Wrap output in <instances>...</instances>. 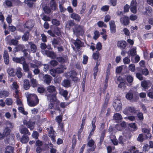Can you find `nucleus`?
Instances as JSON below:
<instances>
[{
	"instance_id": "nucleus-1",
	"label": "nucleus",
	"mask_w": 153,
	"mask_h": 153,
	"mask_svg": "<svg viewBox=\"0 0 153 153\" xmlns=\"http://www.w3.org/2000/svg\"><path fill=\"white\" fill-rule=\"evenodd\" d=\"M73 30L74 34L77 37L82 36L85 33V30L84 27L80 25H76L75 26Z\"/></svg>"
},
{
	"instance_id": "nucleus-2",
	"label": "nucleus",
	"mask_w": 153,
	"mask_h": 153,
	"mask_svg": "<svg viewBox=\"0 0 153 153\" xmlns=\"http://www.w3.org/2000/svg\"><path fill=\"white\" fill-rule=\"evenodd\" d=\"M47 90L48 92L50 93H53V97L51 99L50 101L51 102H52L54 104L55 102H56L57 99L56 97V95L57 94V92L56 90V87L53 85H50L47 87ZM51 105H53V103H51Z\"/></svg>"
},
{
	"instance_id": "nucleus-3",
	"label": "nucleus",
	"mask_w": 153,
	"mask_h": 153,
	"mask_svg": "<svg viewBox=\"0 0 153 153\" xmlns=\"http://www.w3.org/2000/svg\"><path fill=\"white\" fill-rule=\"evenodd\" d=\"M27 100L28 105H36L39 103V100L36 96L31 95L27 97Z\"/></svg>"
},
{
	"instance_id": "nucleus-4",
	"label": "nucleus",
	"mask_w": 153,
	"mask_h": 153,
	"mask_svg": "<svg viewBox=\"0 0 153 153\" xmlns=\"http://www.w3.org/2000/svg\"><path fill=\"white\" fill-rule=\"evenodd\" d=\"M39 77L40 79L47 85H50L51 82L52 78L50 75L47 74L44 75L42 73H40L39 74Z\"/></svg>"
},
{
	"instance_id": "nucleus-5",
	"label": "nucleus",
	"mask_w": 153,
	"mask_h": 153,
	"mask_svg": "<svg viewBox=\"0 0 153 153\" xmlns=\"http://www.w3.org/2000/svg\"><path fill=\"white\" fill-rule=\"evenodd\" d=\"M127 45V44L126 42L123 40L118 41L117 43V47L122 50L126 49Z\"/></svg>"
},
{
	"instance_id": "nucleus-6",
	"label": "nucleus",
	"mask_w": 153,
	"mask_h": 153,
	"mask_svg": "<svg viewBox=\"0 0 153 153\" xmlns=\"http://www.w3.org/2000/svg\"><path fill=\"white\" fill-rule=\"evenodd\" d=\"M138 111V110H136L134 107L130 106L127 107L124 110L123 112L125 114H127L129 113L135 114Z\"/></svg>"
},
{
	"instance_id": "nucleus-7",
	"label": "nucleus",
	"mask_w": 153,
	"mask_h": 153,
	"mask_svg": "<svg viewBox=\"0 0 153 153\" xmlns=\"http://www.w3.org/2000/svg\"><path fill=\"white\" fill-rule=\"evenodd\" d=\"M34 25L32 23V20H29L26 21L23 25V27L24 28H27L28 31H30L31 29L34 27Z\"/></svg>"
},
{
	"instance_id": "nucleus-8",
	"label": "nucleus",
	"mask_w": 153,
	"mask_h": 153,
	"mask_svg": "<svg viewBox=\"0 0 153 153\" xmlns=\"http://www.w3.org/2000/svg\"><path fill=\"white\" fill-rule=\"evenodd\" d=\"M23 124L26 126L28 128H30L31 130H33L34 128V126L35 124L34 122H33L31 120H29L28 121L25 120L23 121Z\"/></svg>"
},
{
	"instance_id": "nucleus-9",
	"label": "nucleus",
	"mask_w": 153,
	"mask_h": 153,
	"mask_svg": "<svg viewBox=\"0 0 153 153\" xmlns=\"http://www.w3.org/2000/svg\"><path fill=\"white\" fill-rule=\"evenodd\" d=\"M110 30L111 33L114 34L116 32V25L114 20H111L109 23Z\"/></svg>"
},
{
	"instance_id": "nucleus-10",
	"label": "nucleus",
	"mask_w": 153,
	"mask_h": 153,
	"mask_svg": "<svg viewBox=\"0 0 153 153\" xmlns=\"http://www.w3.org/2000/svg\"><path fill=\"white\" fill-rule=\"evenodd\" d=\"M55 132V131L53 130V127L51 126L48 132V136L51 138L52 141L53 142L56 141L55 136L54 135Z\"/></svg>"
},
{
	"instance_id": "nucleus-11",
	"label": "nucleus",
	"mask_w": 153,
	"mask_h": 153,
	"mask_svg": "<svg viewBox=\"0 0 153 153\" xmlns=\"http://www.w3.org/2000/svg\"><path fill=\"white\" fill-rule=\"evenodd\" d=\"M120 21L124 26H127L130 23L129 18L127 16H124L120 19Z\"/></svg>"
},
{
	"instance_id": "nucleus-12",
	"label": "nucleus",
	"mask_w": 153,
	"mask_h": 153,
	"mask_svg": "<svg viewBox=\"0 0 153 153\" xmlns=\"http://www.w3.org/2000/svg\"><path fill=\"white\" fill-rule=\"evenodd\" d=\"M100 65V60L97 61L96 63V65L94 68L93 69L94 73L93 76L94 78V79H96V76L98 72V67Z\"/></svg>"
},
{
	"instance_id": "nucleus-13",
	"label": "nucleus",
	"mask_w": 153,
	"mask_h": 153,
	"mask_svg": "<svg viewBox=\"0 0 153 153\" xmlns=\"http://www.w3.org/2000/svg\"><path fill=\"white\" fill-rule=\"evenodd\" d=\"M70 16L71 18L78 22H79L81 19L80 16L79 14L75 13H72Z\"/></svg>"
},
{
	"instance_id": "nucleus-14",
	"label": "nucleus",
	"mask_w": 153,
	"mask_h": 153,
	"mask_svg": "<svg viewBox=\"0 0 153 153\" xmlns=\"http://www.w3.org/2000/svg\"><path fill=\"white\" fill-rule=\"evenodd\" d=\"M128 128L131 131L133 132L137 129V127L135 123H131L128 124Z\"/></svg>"
},
{
	"instance_id": "nucleus-15",
	"label": "nucleus",
	"mask_w": 153,
	"mask_h": 153,
	"mask_svg": "<svg viewBox=\"0 0 153 153\" xmlns=\"http://www.w3.org/2000/svg\"><path fill=\"white\" fill-rule=\"evenodd\" d=\"M52 42L53 44L61 45L62 44H63L64 42L62 39L60 37H59L56 39H54Z\"/></svg>"
},
{
	"instance_id": "nucleus-16",
	"label": "nucleus",
	"mask_w": 153,
	"mask_h": 153,
	"mask_svg": "<svg viewBox=\"0 0 153 153\" xmlns=\"http://www.w3.org/2000/svg\"><path fill=\"white\" fill-rule=\"evenodd\" d=\"M44 53L48 57L52 59L55 58L56 56L55 53L53 52L46 50H45Z\"/></svg>"
},
{
	"instance_id": "nucleus-17",
	"label": "nucleus",
	"mask_w": 153,
	"mask_h": 153,
	"mask_svg": "<svg viewBox=\"0 0 153 153\" xmlns=\"http://www.w3.org/2000/svg\"><path fill=\"white\" fill-rule=\"evenodd\" d=\"M3 57L5 63L8 65L9 62V57L8 52L6 51H4Z\"/></svg>"
},
{
	"instance_id": "nucleus-18",
	"label": "nucleus",
	"mask_w": 153,
	"mask_h": 153,
	"mask_svg": "<svg viewBox=\"0 0 153 153\" xmlns=\"http://www.w3.org/2000/svg\"><path fill=\"white\" fill-rule=\"evenodd\" d=\"M12 59L14 62L21 64H22V62L25 60V58L23 56H22L20 58L15 57H13Z\"/></svg>"
},
{
	"instance_id": "nucleus-19",
	"label": "nucleus",
	"mask_w": 153,
	"mask_h": 153,
	"mask_svg": "<svg viewBox=\"0 0 153 153\" xmlns=\"http://www.w3.org/2000/svg\"><path fill=\"white\" fill-rule=\"evenodd\" d=\"M9 93L6 90L0 91V98H5L9 96Z\"/></svg>"
},
{
	"instance_id": "nucleus-20",
	"label": "nucleus",
	"mask_w": 153,
	"mask_h": 153,
	"mask_svg": "<svg viewBox=\"0 0 153 153\" xmlns=\"http://www.w3.org/2000/svg\"><path fill=\"white\" fill-rule=\"evenodd\" d=\"M20 132L22 134H23V135L28 136L30 134V133L28 129L25 127L22 128L20 130Z\"/></svg>"
},
{
	"instance_id": "nucleus-21",
	"label": "nucleus",
	"mask_w": 153,
	"mask_h": 153,
	"mask_svg": "<svg viewBox=\"0 0 153 153\" xmlns=\"http://www.w3.org/2000/svg\"><path fill=\"white\" fill-rule=\"evenodd\" d=\"M74 44L77 49H79L82 46V41L78 38L76 39V40L74 41Z\"/></svg>"
},
{
	"instance_id": "nucleus-22",
	"label": "nucleus",
	"mask_w": 153,
	"mask_h": 153,
	"mask_svg": "<svg viewBox=\"0 0 153 153\" xmlns=\"http://www.w3.org/2000/svg\"><path fill=\"white\" fill-rule=\"evenodd\" d=\"M106 130H104L100 134V141L99 142V144L101 145L104 141V138L105 136Z\"/></svg>"
},
{
	"instance_id": "nucleus-23",
	"label": "nucleus",
	"mask_w": 153,
	"mask_h": 153,
	"mask_svg": "<svg viewBox=\"0 0 153 153\" xmlns=\"http://www.w3.org/2000/svg\"><path fill=\"white\" fill-rule=\"evenodd\" d=\"M24 48V46L23 45H17L13 49V52L14 53H16V52L19 51H23Z\"/></svg>"
},
{
	"instance_id": "nucleus-24",
	"label": "nucleus",
	"mask_w": 153,
	"mask_h": 153,
	"mask_svg": "<svg viewBox=\"0 0 153 153\" xmlns=\"http://www.w3.org/2000/svg\"><path fill=\"white\" fill-rule=\"evenodd\" d=\"M30 87L29 80L27 79H25L24 81L23 87L25 90H28Z\"/></svg>"
},
{
	"instance_id": "nucleus-25",
	"label": "nucleus",
	"mask_w": 153,
	"mask_h": 153,
	"mask_svg": "<svg viewBox=\"0 0 153 153\" xmlns=\"http://www.w3.org/2000/svg\"><path fill=\"white\" fill-rule=\"evenodd\" d=\"M62 84L63 86L65 88H68L71 86L70 81L66 79L64 80Z\"/></svg>"
},
{
	"instance_id": "nucleus-26",
	"label": "nucleus",
	"mask_w": 153,
	"mask_h": 153,
	"mask_svg": "<svg viewBox=\"0 0 153 153\" xmlns=\"http://www.w3.org/2000/svg\"><path fill=\"white\" fill-rule=\"evenodd\" d=\"M95 142L94 140L92 139L89 140L87 144V147H91V148H92L93 147H95V149H96V146L95 145H94Z\"/></svg>"
},
{
	"instance_id": "nucleus-27",
	"label": "nucleus",
	"mask_w": 153,
	"mask_h": 153,
	"mask_svg": "<svg viewBox=\"0 0 153 153\" xmlns=\"http://www.w3.org/2000/svg\"><path fill=\"white\" fill-rule=\"evenodd\" d=\"M29 32V31H27L24 33L22 37V39L23 41L25 42L28 40L30 36Z\"/></svg>"
},
{
	"instance_id": "nucleus-28",
	"label": "nucleus",
	"mask_w": 153,
	"mask_h": 153,
	"mask_svg": "<svg viewBox=\"0 0 153 153\" xmlns=\"http://www.w3.org/2000/svg\"><path fill=\"white\" fill-rule=\"evenodd\" d=\"M29 44L30 45L31 51L33 53H35L37 49L36 45L32 42H29Z\"/></svg>"
},
{
	"instance_id": "nucleus-29",
	"label": "nucleus",
	"mask_w": 153,
	"mask_h": 153,
	"mask_svg": "<svg viewBox=\"0 0 153 153\" xmlns=\"http://www.w3.org/2000/svg\"><path fill=\"white\" fill-rule=\"evenodd\" d=\"M22 69L20 67H18L16 69V72H15L18 78H20L22 76Z\"/></svg>"
},
{
	"instance_id": "nucleus-30",
	"label": "nucleus",
	"mask_w": 153,
	"mask_h": 153,
	"mask_svg": "<svg viewBox=\"0 0 153 153\" xmlns=\"http://www.w3.org/2000/svg\"><path fill=\"white\" fill-rule=\"evenodd\" d=\"M100 56V53L98 51H97L95 53H94L93 54V59L96 60V62L97 61L100 60V58L99 59V57Z\"/></svg>"
},
{
	"instance_id": "nucleus-31",
	"label": "nucleus",
	"mask_w": 153,
	"mask_h": 153,
	"mask_svg": "<svg viewBox=\"0 0 153 153\" xmlns=\"http://www.w3.org/2000/svg\"><path fill=\"white\" fill-rule=\"evenodd\" d=\"M141 86L143 88V89L146 91V89H148L149 88V84L148 82L146 81L145 80L142 81L141 83Z\"/></svg>"
},
{
	"instance_id": "nucleus-32",
	"label": "nucleus",
	"mask_w": 153,
	"mask_h": 153,
	"mask_svg": "<svg viewBox=\"0 0 153 153\" xmlns=\"http://www.w3.org/2000/svg\"><path fill=\"white\" fill-rule=\"evenodd\" d=\"M14 151L13 147L10 146H7L6 148L5 153H13Z\"/></svg>"
},
{
	"instance_id": "nucleus-33",
	"label": "nucleus",
	"mask_w": 153,
	"mask_h": 153,
	"mask_svg": "<svg viewBox=\"0 0 153 153\" xmlns=\"http://www.w3.org/2000/svg\"><path fill=\"white\" fill-rule=\"evenodd\" d=\"M139 71L141 72L142 74L144 76H147L149 74L148 70L146 68H140Z\"/></svg>"
},
{
	"instance_id": "nucleus-34",
	"label": "nucleus",
	"mask_w": 153,
	"mask_h": 153,
	"mask_svg": "<svg viewBox=\"0 0 153 153\" xmlns=\"http://www.w3.org/2000/svg\"><path fill=\"white\" fill-rule=\"evenodd\" d=\"M22 64L23 65V68L24 71L25 72H28L29 70L28 65L26 63L25 60L22 62Z\"/></svg>"
},
{
	"instance_id": "nucleus-35",
	"label": "nucleus",
	"mask_w": 153,
	"mask_h": 153,
	"mask_svg": "<svg viewBox=\"0 0 153 153\" xmlns=\"http://www.w3.org/2000/svg\"><path fill=\"white\" fill-rule=\"evenodd\" d=\"M125 76L127 82L130 85L132 84L134 80L133 77L130 75H125Z\"/></svg>"
},
{
	"instance_id": "nucleus-36",
	"label": "nucleus",
	"mask_w": 153,
	"mask_h": 153,
	"mask_svg": "<svg viewBox=\"0 0 153 153\" xmlns=\"http://www.w3.org/2000/svg\"><path fill=\"white\" fill-rule=\"evenodd\" d=\"M20 141L23 143H27L28 141L29 137L27 135H23L22 137L20 138Z\"/></svg>"
},
{
	"instance_id": "nucleus-37",
	"label": "nucleus",
	"mask_w": 153,
	"mask_h": 153,
	"mask_svg": "<svg viewBox=\"0 0 153 153\" xmlns=\"http://www.w3.org/2000/svg\"><path fill=\"white\" fill-rule=\"evenodd\" d=\"M72 143L71 149L74 150L76 143V140L75 135H74L73 136Z\"/></svg>"
},
{
	"instance_id": "nucleus-38",
	"label": "nucleus",
	"mask_w": 153,
	"mask_h": 153,
	"mask_svg": "<svg viewBox=\"0 0 153 153\" xmlns=\"http://www.w3.org/2000/svg\"><path fill=\"white\" fill-rule=\"evenodd\" d=\"M7 72L10 76H14L16 75L15 72L12 68H9L7 70Z\"/></svg>"
},
{
	"instance_id": "nucleus-39",
	"label": "nucleus",
	"mask_w": 153,
	"mask_h": 153,
	"mask_svg": "<svg viewBox=\"0 0 153 153\" xmlns=\"http://www.w3.org/2000/svg\"><path fill=\"white\" fill-rule=\"evenodd\" d=\"M30 82L32 86L33 87H37L38 85V83L36 79L32 78L30 79Z\"/></svg>"
},
{
	"instance_id": "nucleus-40",
	"label": "nucleus",
	"mask_w": 153,
	"mask_h": 153,
	"mask_svg": "<svg viewBox=\"0 0 153 153\" xmlns=\"http://www.w3.org/2000/svg\"><path fill=\"white\" fill-rule=\"evenodd\" d=\"M53 31L54 34H55L58 36H60L61 35V29L60 28L57 27H54Z\"/></svg>"
},
{
	"instance_id": "nucleus-41",
	"label": "nucleus",
	"mask_w": 153,
	"mask_h": 153,
	"mask_svg": "<svg viewBox=\"0 0 153 153\" xmlns=\"http://www.w3.org/2000/svg\"><path fill=\"white\" fill-rule=\"evenodd\" d=\"M111 140L114 145H118V141L117 140L116 138V137L115 135H112L111 136Z\"/></svg>"
},
{
	"instance_id": "nucleus-42",
	"label": "nucleus",
	"mask_w": 153,
	"mask_h": 153,
	"mask_svg": "<svg viewBox=\"0 0 153 153\" xmlns=\"http://www.w3.org/2000/svg\"><path fill=\"white\" fill-rule=\"evenodd\" d=\"M62 73V72L59 71L58 69H51L50 71V74L53 76L55 77L56 76V73L60 74Z\"/></svg>"
},
{
	"instance_id": "nucleus-43",
	"label": "nucleus",
	"mask_w": 153,
	"mask_h": 153,
	"mask_svg": "<svg viewBox=\"0 0 153 153\" xmlns=\"http://www.w3.org/2000/svg\"><path fill=\"white\" fill-rule=\"evenodd\" d=\"M50 4L51 9L53 10H55L56 9L57 7L56 2L51 1Z\"/></svg>"
},
{
	"instance_id": "nucleus-44",
	"label": "nucleus",
	"mask_w": 153,
	"mask_h": 153,
	"mask_svg": "<svg viewBox=\"0 0 153 153\" xmlns=\"http://www.w3.org/2000/svg\"><path fill=\"white\" fill-rule=\"evenodd\" d=\"M134 97L133 94L132 93L128 92L126 95V97L128 100H132Z\"/></svg>"
},
{
	"instance_id": "nucleus-45",
	"label": "nucleus",
	"mask_w": 153,
	"mask_h": 153,
	"mask_svg": "<svg viewBox=\"0 0 153 153\" xmlns=\"http://www.w3.org/2000/svg\"><path fill=\"white\" fill-rule=\"evenodd\" d=\"M19 110L20 113H21L25 115H27L28 114L27 111H25L23 106H21L18 108Z\"/></svg>"
},
{
	"instance_id": "nucleus-46",
	"label": "nucleus",
	"mask_w": 153,
	"mask_h": 153,
	"mask_svg": "<svg viewBox=\"0 0 153 153\" xmlns=\"http://www.w3.org/2000/svg\"><path fill=\"white\" fill-rule=\"evenodd\" d=\"M10 130L8 127H6L4 130L3 133L5 136H7L10 134Z\"/></svg>"
},
{
	"instance_id": "nucleus-47",
	"label": "nucleus",
	"mask_w": 153,
	"mask_h": 153,
	"mask_svg": "<svg viewBox=\"0 0 153 153\" xmlns=\"http://www.w3.org/2000/svg\"><path fill=\"white\" fill-rule=\"evenodd\" d=\"M43 10L45 13L49 14L51 12V10L50 8L47 6H45L43 8Z\"/></svg>"
},
{
	"instance_id": "nucleus-48",
	"label": "nucleus",
	"mask_w": 153,
	"mask_h": 153,
	"mask_svg": "<svg viewBox=\"0 0 153 153\" xmlns=\"http://www.w3.org/2000/svg\"><path fill=\"white\" fill-rule=\"evenodd\" d=\"M129 151L131 153H137L139 152V150L137 149L134 146H131L130 147Z\"/></svg>"
},
{
	"instance_id": "nucleus-49",
	"label": "nucleus",
	"mask_w": 153,
	"mask_h": 153,
	"mask_svg": "<svg viewBox=\"0 0 153 153\" xmlns=\"http://www.w3.org/2000/svg\"><path fill=\"white\" fill-rule=\"evenodd\" d=\"M48 145L51 148H53V145L51 143V142H48V144L45 143L42 148H45V151L47 149H48L49 148Z\"/></svg>"
},
{
	"instance_id": "nucleus-50",
	"label": "nucleus",
	"mask_w": 153,
	"mask_h": 153,
	"mask_svg": "<svg viewBox=\"0 0 153 153\" xmlns=\"http://www.w3.org/2000/svg\"><path fill=\"white\" fill-rule=\"evenodd\" d=\"M9 44L10 45H17L19 43L18 41L15 39H11L10 42H9Z\"/></svg>"
},
{
	"instance_id": "nucleus-51",
	"label": "nucleus",
	"mask_w": 153,
	"mask_h": 153,
	"mask_svg": "<svg viewBox=\"0 0 153 153\" xmlns=\"http://www.w3.org/2000/svg\"><path fill=\"white\" fill-rule=\"evenodd\" d=\"M110 96L108 93H107L105 97V100L104 102L103 105H107L109 100L110 99Z\"/></svg>"
},
{
	"instance_id": "nucleus-52",
	"label": "nucleus",
	"mask_w": 153,
	"mask_h": 153,
	"mask_svg": "<svg viewBox=\"0 0 153 153\" xmlns=\"http://www.w3.org/2000/svg\"><path fill=\"white\" fill-rule=\"evenodd\" d=\"M12 2L10 0H5L4 4L5 3L6 5L8 7H11L13 6Z\"/></svg>"
},
{
	"instance_id": "nucleus-53",
	"label": "nucleus",
	"mask_w": 153,
	"mask_h": 153,
	"mask_svg": "<svg viewBox=\"0 0 153 153\" xmlns=\"http://www.w3.org/2000/svg\"><path fill=\"white\" fill-rule=\"evenodd\" d=\"M97 25L98 27H107L106 25L103 22L101 21H100L98 22Z\"/></svg>"
},
{
	"instance_id": "nucleus-54",
	"label": "nucleus",
	"mask_w": 153,
	"mask_h": 153,
	"mask_svg": "<svg viewBox=\"0 0 153 153\" xmlns=\"http://www.w3.org/2000/svg\"><path fill=\"white\" fill-rule=\"evenodd\" d=\"M128 69L131 72H134L135 70V65L133 64H130L128 66Z\"/></svg>"
},
{
	"instance_id": "nucleus-55",
	"label": "nucleus",
	"mask_w": 153,
	"mask_h": 153,
	"mask_svg": "<svg viewBox=\"0 0 153 153\" xmlns=\"http://www.w3.org/2000/svg\"><path fill=\"white\" fill-rule=\"evenodd\" d=\"M62 120V115L57 116L56 117V121L59 123H61Z\"/></svg>"
},
{
	"instance_id": "nucleus-56",
	"label": "nucleus",
	"mask_w": 153,
	"mask_h": 153,
	"mask_svg": "<svg viewBox=\"0 0 153 153\" xmlns=\"http://www.w3.org/2000/svg\"><path fill=\"white\" fill-rule=\"evenodd\" d=\"M52 24L56 26H58L60 24L59 21L56 19H53L52 20Z\"/></svg>"
},
{
	"instance_id": "nucleus-57",
	"label": "nucleus",
	"mask_w": 153,
	"mask_h": 153,
	"mask_svg": "<svg viewBox=\"0 0 153 153\" xmlns=\"http://www.w3.org/2000/svg\"><path fill=\"white\" fill-rule=\"evenodd\" d=\"M83 130V129L80 128L79 130H78V131L77 133V136H78V139L79 140H81V136H82V131Z\"/></svg>"
},
{
	"instance_id": "nucleus-58",
	"label": "nucleus",
	"mask_w": 153,
	"mask_h": 153,
	"mask_svg": "<svg viewBox=\"0 0 153 153\" xmlns=\"http://www.w3.org/2000/svg\"><path fill=\"white\" fill-rule=\"evenodd\" d=\"M114 118L116 120H120L122 119L121 115L119 113H116L115 114Z\"/></svg>"
},
{
	"instance_id": "nucleus-59",
	"label": "nucleus",
	"mask_w": 153,
	"mask_h": 153,
	"mask_svg": "<svg viewBox=\"0 0 153 153\" xmlns=\"http://www.w3.org/2000/svg\"><path fill=\"white\" fill-rule=\"evenodd\" d=\"M86 4H83L82 6L81 7V10H80V13L81 14H83L85 12L86 9Z\"/></svg>"
},
{
	"instance_id": "nucleus-60",
	"label": "nucleus",
	"mask_w": 153,
	"mask_h": 153,
	"mask_svg": "<svg viewBox=\"0 0 153 153\" xmlns=\"http://www.w3.org/2000/svg\"><path fill=\"white\" fill-rule=\"evenodd\" d=\"M26 3L27 4V6L29 7H32L33 6V2L31 0H27L26 1Z\"/></svg>"
},
{
	"instance_id": "nucleus-61",
	"label": "nucleus",
	"mask_w": 153,
	"mask_h": 153,
	"mask_svg": "<svg viewBox=\"0 0 153 153\" xmlns=\"http://www.w3.org/2000/svg\"><path fill=\"white\" fill-rule=\"evenodd\" d=\"M56 59L59 62L62 64L64 63L65 61V59L61 56L57 57Z\"/></svg>"
},
{
	"instance_id": "nucleus-62",
	"label": "nucleus",
	"mask_w": 153,
	"mask_h": 153,
	"mask_svg": "<svg viewBox=\"0 0 153 153\" xmlns=\"http://www.w3.org/2000/svg\"><path fill=\"white\" fill-rule=\"evenodd\" d=\"M5 101L6 104L7 105H12L13 103L12 100L10 98H7L6 99Z\"/></svg>"
},
{
	"instance_id": "nucleus-63",
	"label": "nucleus",
	"mask_w": 153,
	"mask_h": 153,
	"mask_svg": "<svg viewBox=\"0 0 153 153\" xmlns=\"http://www.w3.org/2000/svg\"><path fill=\"white\" fill-rule=\"evenodd\" d=\"M43 151H45V148H41V147L37 146L36 149V152L37 153H40Z\"/></svg>"
},
{
	"instance_id": "nucleus-64",
	"label": "nucleus",
	"mask_w": 153,
	"mask_h": 153,
	"mask_svg": "<svg viewBox=\"0 0 153 153\" xmlns=\"http://www.w3.org/2000/svg\"><path fill=\"white\" fill-rule=\"evenodd\" d=\"M10 32H14L16 30V28L13 25L9 26L8 27Z\"/></svg>"
}]
</instances>
